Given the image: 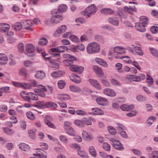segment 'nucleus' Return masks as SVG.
Returning a JSON list of instances; mask_svg holds the SVG:
<instances>
[{"label":"nucleus","mask_w":158,"mask_h":158,"mask_svg":"<svg viewBox=\"0 0 158 158\" xmlns=\"http://www.w3.org/2000/svg\"><path fill=\"white\" fill-rule=\"evenodd\" d=\"M100 50V47L96 42H93L89 44L87 48V52L89 54L98 52Z\"/></svg>","instance_id":"nucleus-1"},{"label":"nucleus","mask_w":158,"mask_h":158,"mask_svg":"<svg viewBox=\"0 0 158 158\" xmlns=\"http://www.w3.org/2000/svg\"><path fill=\"white\" fill-rule=\"evenodd\" d=\"M97 11V8L94 4H92L89 6L87 7L86 9L81 14L86 17L89 18L91 15H94Z\"/></svg>","instance_id":"nucleus-2"},{"label":"nucleus","mask_w":158,"mask_h":158,"mask_svg":"<svg viewBox=\"0 0 158 158\" xmlns=\"http://www.w3.org/2000/svg\"><path fill=\"white\" fill-rule=\"evenodd\" d=\"M52 13L53 15L51 19V23H60L63 19V18L61 15H57V14H53L52 12Z\"/></svg>","instance_id":"nucleus-3"},{"label":"nucleus","mask_w":158,"mask_h":158,"mask_svg":"<svg viewBox=\"0 0 158 158\" xmlns=\"http://www.w3.org/2000/svg\"><path fill=\"white\" fill-rule=\"evenodd\" d=\"M67 28V26L65 25L60 26L57 28L54 34V36L55 37H58L61 34L66 31Z\"/></svg>","instance_id":"nucleus-4"},{"label":"nucleus","mask_w":158,"mask_h":158,"mask_svg":"<svg viewBox=\"0 0 158 158\" xmlns=\"http://www.w3.org/2000/svg\"><path fill=\"white\" fill-rule=\"evenodd\" d=\"M67 6L64 4H61L58 6V10H53L52 11L53 14H58L62 12H64L67 9Z\"/></svg>","instance_id":"nucleus-5"},{"label":"nucleus","mask_w":158,"mask_h":158,"mask_svg":"<svg viewBox=\"0 0 158 158\" xmlns=\"http://www.w3.org/2000/svg\"><path fill=\"white\" fill-rule=\"evenodd\" d=\"M68 49L67 47L64 46H61L57 48H52L50 49V52H62L67 50Z\"/></svg>","instance_id":"nucleus-6"},{"label":"nucleus","mask_w":158,"mask_h":158,"mask_svg":"<svg viewBox=\"0 0 158 158\" xmlns=\"http://www.w3.org/2000/svg\"><path fill=\"white\" fill-rule=\"evenodd\" d=\"M70 69L72 71L77 72L79 74L82 73L84 68L82 66H78L77 65H72L69 67Z\"/></svg>","instance_id":"nucleus-7"},{"label":"nucleus","mask_w":158,"mask_h":158,"mask_svg":"<svg viewBox=\"0 0 158 158\" xmlns=\"http://www.w3.org/2000/svg\"><path fill=\"white\" fill-rule=\"evenodd\" d=\"M22 23L23 24L25 27V29L27 30L32 31L31 27L32 23L31 21L29 20H23L22 21Z\"/></svg>","instance_id":"nucleus-8"},{"label":"nucleus","mask_w":158,"mask_h":158,"mask_svg":"<svg viewBox=\"0 0 158 158\" xmlns=\"http://www.w3.org/2000/svg\"><path fill=\"white\" fill-rule=\"evenodd\" d=\"M103 92L105 95L111 97H114L116 94L113 89L110 88L105 89L103 90Z\"/></svg>","instance_id":"nucleus-9"},{"label":"nucleus","mask_w":158,"mask_h":158,"mask_svg":"<svg viewBox=\"0 0 158 158\" xmlns=\"http://www.w3.org/2000/svg\"><path fill=\"white\" fill-rule=\"evenodd\" d=\"M31 86L35 87H38L40 89H41L44 91H47V90L45 87L42 85H37V82L34 80H32L31 81L30 83Z\"/></svg>","instance_id":"nucleus-10"},{"label":"nucleus","mask_w":158,"mask_h":158,"mask_svg":"<svg viewBox=\"0 0 158 158\" xmlns=\"http://www.w3.org/2000/svg\"><path fill=\"white\" fill-rule=\"evenodd\" d=\"M82 135L83 139L87 141H90L93 139V136L85 131H82Z\"/></svg>","instance_id":"nucleus-11"},{"label":"nucleus","mask_w":158,"mask_h":158,"mask_svg":"<svg viewBox=\"0 0 158 158\" xmlns=\"http://www.w3.org/2000/svg\"><path fill=\"white\" fill-rule=\"evenodd\" d=\"M97 103L100 105L105 106L108 104L107 100L105 98L100 97L96 99Z\"/></svg>","instance_id":"nucleus-12"},{"label":"nucleus","mask_w":158,"mask_h":158,"mask_svg":"<svg viewBox=\"0 0 158 158\" xmlns=\"http://www.w3.org/2000/svg\"><path fill=\"white\" fill-rule=\"evenodd\" d=\"M70 78L71 81L76 83H79L81 81V78L77 75L73 74L70 76Z\"/></svg>","instance_id":"nucleus-13"},{"label":"nucleus","mask_w":158,"mask_h":158,"mask_svg":"<svg viewBox=\"0 0 158 158\" xmlns=\"http://www.w3.org/2000/svg\"><path fill=\"white\" fill-rule=\"evenodd\" d=\"M36 150H37L36 153L34 154V156H38L45 158L46 157V152L40 149H36Z\"/></svg>","instance_id":"nucleus-14"},{"label":"nucleus","mask_w":158,"mask_h":158,"mask_svg":"<svg viewBox=\"0 0 158 158\" xmlns=\"http://www.w3.org/2000/svg\"><path fill=\"white\" fill-rule=\"evenodd\" d=\"M114 51L116 53H117V54L118 55L123 54L126 52L125 49L120 46L116 47L114 48Z\"/></svg>","instance_id":"nucleus-15"},{"label":"nucleus","mask_w":158,"mask_h":158,"mask_svg":"<svg viewBox=\"0 0 158 158\" xmlns=\"http://www.w3.org/2000/svg\"><path fill=\"white\" fill-rule=\"evenodd\" d=\"M65 74V72L63 71H58L54 72L51 73V76L53 77H61Z\"/></svg>","instance_id":"nucleus-16"},{"label":"nucleus","mask_w":158,"mask_h":158,"mask_svg":"<svg viewBox=\"0 0 158 158\" xmlns=\"http://www.w3.org/2000/svg\"><path fill=\"white\" fill-rule=\"evenodd\" d=\"M71 34L70 32H67L62 35V37L65 38H68L69 37L70 40H78L77 37L74 35H71Z\"/></svg>","instance_id":"nucleus-17"},{"label":"nucleus","mask_w":158,"mask_h":158,"mask_svg":"<svg viewBox=\"0 0 158 158\" xmlns=\"http://www.w3.org/2000/svg\"><path fill=\"white\" fill-rule=\"evenodd\" d=\"M10 29V26L6 23H0V31L5 32Z\"/></svg>","instance_id":"nucleus-18"},{"label":"nucleus","mask_w":158,"mask_h":158,"mask_svg":"<svg viewBox=\"0 0 158 158\" xmlns=\"http://www.w3.org/2000/svg\"><path fill=\"white\" fill-rule=\"evenodd\" d=\"M117 55V54H116V55L115 56V58L116 59H123L124 61H126L128 63H131L132 62V60L130 59V57L128 56H121L119 55Z\"/></svg>","instance_id":"nucleus-19"},{"label":"nucleus","mask_w":158,"mask_h":158,"mask_svg":"<svg viewBox=\"0 0 158 158\" xmlns=\"http://www.w3.org/2000/svg\"><path fill=\"white\" fill-rule=\"evenodd\" d=\"M89 81L91 84L95 87L99 89H101V87L97 81L91 79H89Z\"/></svg>","instance_id":"nucleus-20"},{"label":"nucleus","mask_w":158,"mask_h":158,"mask_svg":"<svg viewBox=\"0 0 158 158\" xmlns=\"http://www.w3.org/2000/svg\"><path fill=\"white\" fill-rule=\"evenodd\" d=\"M8 60L7 56L4 54H0V64L1 65L5 64Z\"/></svg>","instance_id":"nucleus-21"},{"label":"nucleus","mask_w":158,"mask_h":158,"mask_svg":"<svg viewBox=\"0 0 158 158\" xmlns=\"http://www.w3.org/2000/svg\"><path fill=\"white\" fill-rule=\"evenodd\" d=\"M135 27L136 29L139 31L144 32L145 31V27L139 23H136Z\"/></svg>","instance_id":"nucleus-22"},{"label":"nucleus","mask_w":158,"mask_h":158,"mask_svg":"<svg viewBox=\"0 0 158 158\" xmlns=\"http://www.w3.org/2000/svg\"><path fill=\"white\" fill-rule=\"evenodd\" d=\"M139 23L146 27L149 23L148 20L146 17L142 16L140 18Z\"/></svg>","instance_id":"nucleus-23"},{"label":"nucleus","mask_w":158,"mask_h":158,"mask_svg":"<svg viewBox=\"0 0 158 158\" xmlns=\"http://www.w3.org/2000/svg\"><path fill=\"white\" fill-rule=\"evenodd\" d=\"M26 49L27 52L28 53H33L35 50L34 46L31 44H27L26 46Z\"/></svg>","instance_id":"nucleus-24"},{"label":"nucleus","mask_w":158,"mask_h":158,"mask_svg":"<svg viewBox=\"0 0 158 158\" xmlns=\"http://www.w3.org/2000/svg\"><path fill=\"white\" fill-rule=\"evenodd\" d=\"M19 148L23 151H27L30 149V147L28 145L24 143H21L19 145Z\"/></svg>","instance_id":"nucleus-25"},{"label":"nucleus","mask_w":158,"mask_h":158,"mask_svg":"<svg viewBox=\"0 0 158 158\" xmlns=\"http://www.w3.org/2000/svg\"><path fill=\"white\" fill-rule=\"evenodd\" d=\"M113 146L114 148L118 150H122L124 149L123 145L119 141H117L116 143H113Z\"/></svg>","instance_id":"nucleus-26"},{"label":"nucleus","mask_w":158,"mask_h":158,"mask_svg":"<svg viewBox=\"0 0 158 158\" xmlns=\"http://www.w3.org/2000/svg\"><path fill=\"white\" fill-rule=\"evenodd\" d=\"M156 117L154 116H150L147 119L146 122V125L148 126H150L151 124H152L156 120Z\"/></svg>","instance_id":"nucleus-27"},{"label":"nucleus","mask_w":158,"mask_h":158,"mask_svg":"<svg viewBox=\"0 0 158 158\" xmlns=\"http://www.w3.org/2000/svg\"><path fill=\"white\" fill-rule=\"evenodd\" d=\"M45 106L47 107H51L53 109L55 110L57 107L56 104L51 102H48L45 103Z\"/></svg>","instance_id":"nucleus-28"},{"label":"nucleus","mask_w":158,"mask_h":158,"mask_svg":"<svg viewBox=\"0 0 158 158\" xmlns=\"http://www.w3.org/2000/svg\"><path fill=\"white\" fill-rule=\"evenodd\" d=\"M100 11L102 14L106 15H111L114 13V11L112 10L107 8L102 9Z\"/></svg>","instance_id":"nucleus-29"},{"label":"nucleus","mask_w":158,"mask_h":158,"mask_svg":"<svg viewBox=\"0 0 158 158\" xmlns=\"http://www.w3.org/2000/svg\"><path fill=\"white\" fill-rule=\"evenodd\" d=\"M96 62L103 66L105 67L107 66V64L106 62L103 59L99 58H96L95 59Z\"/></svg>","instance_id":"nucleus-30"},{"label":"nucleus","mask_w":158,"mask_h":158,"mask_svg":"<svg viewBox=\"0 0 158 158\" xmlns=\"http://www.w3.org/2000/svg\"><path fill=\"white\" fill-rule=\"evenodd\" d=\"M45 76V73L41 71L37 72L35 75V77L39 79H42Z\"/></svg>","instance_id":"nucleus-31"},{"label":"nucleus","mask_w":158,"mask_h":158,"mask_svg":"<svg viewBox=\"0 0 158 158\" xmlns=\"http://www.w3.org/2000/svg\"><path fill=\"white\" fill-rule=\"evenodd\" d=\"M44 91L40 89H35L34 90L35 92L39 96L43 98L45 97V94Z\"/></svg>","instance_id":"nucleus-32"},{"label":"nucleus","mask_w":158,"mask_h":158,"mask_svg":"<svg viewBox=\"0 0 158 158\" xmlns=\"http://www.w3.org/2000/svg\"><path fill=\"white\" fill-rule=\"evenodd\" d=\"M109 22L115 26H118L119 24V21L118 19L115 17L110 18L108 19Z\"/></svg>","instance_id":"nucleus-33"},{"label":"nucleus","mask_w":158,"mask_h":158,"mask_svg":"<svg viewBox=\"0 0 158 158\" xmlns=\"http://www.w3.org/2000/svg\"><path fill=\"white\" fill-rule=\"evenodd\" d=\"M124 10L128 13L132 15L133 14V12H136L137 9L135 7H129L126 6L124 7Z\"/></svg>","instance_id":"nucleus-34"},{"label":"nucleus","mask_w":158,"mask_h":158,"mask_svg":"<svg viewBox=\"0 0 158 158\" xmlns=\"http://www.w3.org/2000/svg\"><path fill=\"white\" fill-rule=\"evenodd\" d=\"M12 27L14 29L17 31L20 30L22 28L21 23L19 22L16 23L12 26Z\"/></svg>","instance_id":"nucleus-35"},{"label":"nucleus","mask_w":158,"mask_h":158,"mask_svg":"<svg viewBox=\"0 0 158 158\" xmlns=\"http://www.w3.org/2000/svg\"><path fill=\"white\" fill-rule=\"evenodd\" d=\"M66 132L69 135L71 136H73L75 134V131L74 129L70 127H66L65 129Z\"/></svg>","instance_id":"nucleus-36"},{"label":"nucleus","mask_w":158,"mask_h":158,"mask_svg":"<svg viewBox=\"0 0 158 158\" xmlns=\"http://www.w3.org/2000/svg\"><path fill=\"white\" fill-rule=\"evenodd\" d=\"M93 68L94 71L98 74L102 75L103 74V71L101 68L98 67L96 65H94L93 66Z\"/></svg>","instance_id":"nucleus-37"},{"label":"nucleus","mask_w":158,"mask_h":158,"mask_svg":"<svg viewBox=\"0 0 158 158\" xmlns=\"http://www.w3.org/2000/svg\"><path fill=\"white\" fill-rule=\"evenodd\" d=\"M26 95L28 96H30V99H31L33 100L36 101L38 99L37 95L33 93L30 92L27 94Z\"/></svg>","instance_id":"nucleus-38"},{"label":"nucleus","mask_w":158,"mask_h":158,"mask_svg":"<svg viewBox=\"0 0 158 158\" xmlns=\"http://www.w3.org/2000/svg\"><path fill=\"white\" fill-rule=\"evenodd\" d=\"M69 88L71 91L73 92H80L81 91V89L79 87L74 85H70Z\"/></svg>","instance_id":"nucleus-39"},{"label":"nucleus","mask_w":158,"mask_h":158,"mask_svg":"<svg viewBox=\"0 0 158 158\" xmlns=\"http://www.w3.org/2000/svg\"><path fill=\"white\" fill-rule=\"evenodd\" d=\"M58 98L61 100L66 101L69 99L70 97L68 95L63 94L59 95L58 96Z\"/></svg>","instance_id":"nucleus-40"},{"label":"nucleus","mask_w":158,"mask_h":158,"mask_svg":"<svg viewBox=\"0 0 158 158\" xmlns=\"http://www.w3.org/2000/svg\"><path fill=\"white\" fill-rule=\"evenodd\" d=\"M26 116L27 118L31 120H34L35 119V117L34 114L31 111H28L26 113Z\"/></svg>","instance_id":"nucleus-41"},{"label":"nucleus","mask_w":158,"mask_h":158,"mask_svg":"<svg viewBox=\"0 0 158 158\" xmlns=\"http://www.w3.org/2000/svg\"><path fill=\"white\" fill-rule=\"evenodd\" d=\"M128 78L132 79L133 81L136 82H139L140 81V79L139 78V77L135 75H130L129 76Z\"/></svg>","instance_id":"nucleus-42"},{"label":"nucleus","mask_w":158,"mask_h":158,"mask_svg":"<svg viewBox=\"0 0 158 158\" xmlns=\"http://www.w3.org/2000/svg\"><path fill=\"white\" fill-rule=\"evenodd\" d=\"M19 75L26 77L27 76V71L26 69L24 68L21 69L19 71Z\"/></svg>","instance_id":"nucleus-43"},{"label":"nucleus","mask_w":158,"mask_h":158,"mask_svg":"<svg viewBox=\"0 0 158 158\" xmlns=\"http://www.w3.org/2000/svg\"><path fill=\"white\" fill-rule=\"evenodd\" d=\"M92 110H94V113L95 114L100 115H103L104 114V112L103 111L99 108H93Z\"/></svg>","instance_id":"nucleus-44"},{"label":"nucleus","mask_w":158,"mask_h":158,"mask_svg":"<svg viewBox=\"0 0 158 158\" xmlns=\"http://www.w3.org/2000/svg\"><path fill=\"white\" fill-rule=\"evenodd\" d=\"M132 46H134L135 50L138 55L140 56H142L143 55V52L139 47L134 45H132Z\"/></svg>","instance_id":"nucleus-45"},{"label":"nucleus","mask_w":158,"mask_h":158,"mask_svg":"<svg viewBox=\"0 0 158 158\" xmlns=\"http://www.w3.org/2000/svg\"><path fill=\"white\" fill-rule=\"evenodd\" d=\"M74 124L80 127H84V123H83V121H82L77 119L74 121Z\"/></svg>","instance_id":"nucleus-46"},{"label":"nucleus","mask_w":158,"mask_h":158,"mask_svg":"<svg viewBox=\"0 0 158 158\" xmlns=\"http://www.w3.org/2000/svg\"><path fill=\"white\" fill-rule=\"evenodd\" d=\"M12 84L13 85L15 86H23L25 87V88H27V85L26 83H21L17 82H13Z\"/></svg>","instance_id":"nucleus-47"},{"label":"nucleus","mask_w":158,"mask_h":158,"mask_svg":"<svg viewBox=\"0 0 158 158\" xmlns=\"http://www.w3.org/2000/svg\"><path fill=\"white\" fill-rule=\"evenodd\" d=\"M36 104H35V106L36 107L43 108L44 106H45V103L42 101H38L36 102Z\"/></svg>","instance_id":"nucleus-48"},{"label":"nucleus","mask_w":158,"mask_h":158,"mask_svg":"<svg viewBox=\"0 0 158 158\" xmlns=\"http://www.w3.org/2000/svg\"><path fill=\"white\" fill-rule=\"evenodd\" d=\"M16 110L20 114H23L24 111V106H18L16 108Z\"/></svg>","instance_id":"nucleus-49"},{"label":"nucleus","mask_w":158,"mask_h":158,"mask_svg":"<svg viewBox=\"0 0 158 158\" xmlns=\"http://www.w3.org/2000/svg\"><path fill=\"white\" fill-rule=\"evenodd\" d=\"M89 151L91 155L94 157H96V153L94 148L93 146L90 147L89 149Z\"/></svg>","instance_id":"nucleus-50"},{"label":"nucleus","mask_w":158,"mask_h":158,"mask_svg":"<svg viewBox=\"0 0 158 158\" xmlns=\"http://www.w3.org/2000/svg\"><path fill=\"white\" fill-rule=\"evenodd\" d=\"M150 51L151 53L154 56L158 57V52L155 49L151 48L150 49Z\"/></svg>","instance_id":"nucleus-51"},{"label":"nucleus","mask_w":158,"mask_h":158,"mask_svg":"<svg viewBox=\"0 0 158 158\" xmlns=\"http://www.w3.org/2000/svg\"><path fill=\"white\" fill-rule=\"evenodd\" d=\"M116 128L118 132H119L124 130V126L122 124L119 123H118L117 124V127Z\"/></svg>","instance_id":"nucleus-52"},{"label":"nucleus","mask_w":158,"mask_h":158,"mask_svg":"<svg viewBox=\"0 0 158 158\" xmlns=\"http://www.w3.org/2000/svg\"><path fill=\"white\" fill-rule=\"evenodd\" d=\"M18 48L19 52L20 53H23L24 49L23 44L22 43H19L18 45Z\"/></svg>","instance_id":"nucleus-53"},{"label":"nucleus","mask_w":158,"mask_h":158,"mask_svg":"<svg viewBox=\"0 0 158 158\" xmlns=\"http://www.w3.org/2000/svg\"><path fill=\"white\" fill-rule=\"evenodd\" d=\"M115 67L118 70V72L120 73H122L124 72L123 70L120 71V70L122 67V64L120 63H117L115 64Z\"/></svg>","instance_id":"nucleus-54"},{"label":"nucleus","mask_w":158,"mask_h":158,"mask_svg":"<svg viewBox=\"0 0 158 158\" xmlns=\"http://www.w3.org/2000/svg\"><path fill=\"white\" fill-rule=\"evenodd\" d=\"M65 85V83L63 81H59L58 83V86L60 89H63Z\"/></svg>","instance_id":"nucleus-55"},{"label":"nucleus","mask_w":158,"mask_h":158,"mask_svg":"<svg viewBox=\"0 0 158 158\" xmlns=\"http://www.w3.org/2000/svg\"><path fill=\"white\" fill-rule=\"evenodd\" d=\"M60 139L61 142L64 143H67L68 141V139L64 135H61L60 137Z\"/></svg>","instance_id":"nucleus-56"},{"label":"nucleus","mask_w":158,"mask_h":158,"mask_svg":"<svg viewBox=\"0 0 158 158\" xmlns=\"http://www.w3.org/2000/svg\"><path fill=\"white\" fill-rule=\"evenodd\" d=\"M83 122L84 123V125L86 124L87 125H91L92 124V122L91 119L89 118H86L83 120Z\"/></svg>","instance_id":"nucleus-57"},{"label":"nucleus","mask_w":158,"mask_h":158,"mask_svg":"<svg viewBox=\"0 0 158 158\" xmlns=\"http://www.w3.org/2000/svg\"><path fill=\"white\" fill-rule=\"evenodd\" d=\"M103 148L107 151H109L110 149V145L107 143H104L103 145Z\"/></svg>","instance_id":"nucleus-58"},{"label":"nucleus","mask_w":158,"mask_h":158,"mask_svg":"<svg viewBox=\"0 0 158 158\" xmlns=\"http://www.w3.org/2000/svg\"><path fill=\"white\" fill-rule=\"evenodd\" d=\"M110 81L111 84L114 85L120 86L121 85L120 83L115 79H111Z\"/></svg>","instance_id":"nucleus-59"},{"label":"nucleus","mask_w":158,"mask_h":158,"mask_svg":"<svg viewBox=\"0 0 158 158\" xmlns=\"http://www.w3.org/2000/svg\"><path fill=\"white\" fill-rule=\"evenodd\" d=\"M35 132L33 131L29 130L28 132L29 136L32 139H35L36 137Z\"/></svg>","instance_id":"nucleus-60"},{"label":"nucleus","mask_w":158,"mask_h":158,"mask_svg":"<svg viewBox=\"0 0 158 158\" xmlns=\"http://www.w3.org/2000/svg\"><path fill=\"white\" fill-rule=\"evenodd\" d=\"M76 48L78 50L81 51H83L85 49L84 45L81 43L78 44L77 45Z\"/></svg>","instance_id":"nucleus-61"},{"label":"nucleus","mask_w":158,"mask_h":158,"mask_svg":"<svg viewBox=\"0 0 158 158\" xmlns=\"http://www.w3.org/2000/svg\"><path fill=\"white\" fill-rule=\"evenodd\" d=\"M63 56L64 58H68V59H72L73 60H76V58L74 56L68 54H64Z\"/></svg>","instance_id":"nucleus-62"},{"label":"nucleus","mask_w":158,"mask_h":158,"mask_svg":"<svg viewBox=\"0 0 158 158\" xmlns=\"http://www.w3.org/2000/svg\"><path fill=\"white\" fill-rule=\"evenodd\" d=\"M50 53L53 55L54 56H55L56 57L57 59L58 60H59L61 59L60 57V54L59 53H56V52H51Z\"/></svg>","instance_id":"nucleus-63"},{"label":"nucleus","mask_w":158,"mask_h":158,"mask_svg":"<svg viewBox=\"0 0 158 158\" xmlns=\"http://www.w3.org/2000/svg\"><path fill=\"white\" fill-rule=\"evenodd\" d=\"M152 156L153 158H158V151H154L151 153Z\"/></svg>","instance_id":"nucleus-64"}]
</instances>
